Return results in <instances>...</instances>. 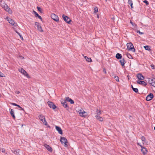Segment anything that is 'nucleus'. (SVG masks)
<instances>
[{"label":"nucleus","mask_w":155,"mask_h":155,"mask_svg":"<svg viewBox=\"0 0 155 155\" xmlns=\"http://www.w3.org/2000/svg\"><path fill=\"white\" fill-rule=\"evenodd\" d=\"M1 5L2 7L9 13L11 14L12 13V10L4 2H1Z\"/></svg>","instance_id":"f257e3e1"},{"label":"nucleus","mask_w":155,"mask_h":155,"mask_svg":"<svg viewBox=\"0 0 155 155\" xmlns=\"http://www.w3.org/2000/svg\"><path fill=\"white\" fill-rule=\"evenodd\" d=\"M127 49L128 51H131L134 52L135 51V49L132 43H128L127 44Z\"/></svg>","instance_id":"f03ea898"},{"label":"nucleus","mask_w":155,"mask_h":155,"mask_svg":"<svg viewBox=\"0 0 155 155\" xmlns=\"http://www.w3.org/2000/svg\"><path fill=\"white\" fill-rule=\"evenodd\" d=\"M60 141L62 144L64 143V146L66 147L68 146V141L67 139L64 137H61L60 139Z\"/></svg>","instance_id":"7ed1b4c3"},{"label":"nucleus","mask_w":155,"mask_h":155,"mask_svg":"<svg viewBox=\"0 0 155 155\" xmlns=\"http://www.w3.org/2000/svg\"><path fill=\"white\" fill-rule=\"evenodd\" d=\"M39 118L43 122V124L45 125L46 126L48 125L47 122L45 120V117L42 114L40 115L39 117Z\"/></svg>","instance_id":"20e7f679"},{"label":"nucleus","mask_w":155,"mask_h":155,"mask_svg":"<svg viewBox=\"0 0 155 155\" xmlns=\"http://www.w3.org/2000/svg\"><path fill=\"white\" fill-rule=\"evenodd\" d=\"M18 71H20L22 74L26 76L27 78H29L28 74L23 68H19L18 69Z\"/></svg>","instance_id":"39448f33"},{"label":"nucleus","mask_w":155,"mask_h":155,"mask_svg":"<svg viewBox=\"0 0 155 155\" xmlns=\"http://www.w3.org/2000/svg\"><path fill=\"white\" fill-rule=\"evenodd\" d=\"M6 19L9 23L12 25H14L15 26H16L17 25V24L15 23L14 20L12 19L9 18L8 17H7Z\"/></svg>","instance_id":"423d86ee"},{"label":"nucleus","mask_w":155,"mask_h":155,"mask_svg":"<svg viewBox=\"0 0 155 155\" xmlns=\"http://www.w3.org/2000/svg\"><path fill=\"white\" fill-rule=\"evenodd\" d=\"M148 83L155 87V78H149L148 81Z\"/></svg>","instance_id":"0eeeda50"},{"label":"nucleus","mask_w":155,"mask_h":155,"mask_svg":"<svg viewBox=\"0 0 155 155\" xmlns=\"http://www.w3.org/2000/svg\"><path fill=\"white\" fill-rule=\"evenodd\" d=\"M48 104L50 108H52L53 109H54L57 107L51 101H48Z\"/></svg>","instance_id":"6e6552de"},{"label":"nucleus","mask_w":155,"mask_h":155,"mask_svg":"<svg viewBox=\"0 0 155 155\" xmlns=\"http://www.w3.org/2000/svg\"><path fill=\"white\" fill-rule=\"evenodd\" d=\"M79 114L82 117H85L87 115L86 114V112H85L84 110H80L79 111Z\"/></svg>","instance_id":"1a4fd4ad"},{"label":"nucleus","mask_w":155,"mask_h":155,"mask_svg":"<svg viewBox=\"0 0 155 155\" xmlns=\"http://www.w3.org/2000/svg\"><path fill=\"white\" fill-rule=\"evenodd\" d=\"M51 18L56 21H59V18L57 15L54 14L53 13L51 15Z\"/></svg>","instance_id":"9d476101"},{"label":"nucleus","mask_w":155,"mask_h":155,"mask_svg":"<svg viewBox=\"0 0 155 155\" xmlns=\"http://www.w3.org/2000/svg\"><path fill=\"white\" fill-rule=\"evenodd\" d=\"M62 18L64 20L68 23H69L71 21V20L70 18L67 16H65L64 15H62Z\"/></svg>","instance_id":"9b49d317"},{"label":"nucleus","mask_w":155,"mask_h":155,"mask_svg":"<svg viewBox=\"0 0 155 155\" xmlns=\"http://www.w3.org/2000/svg\"><path fill=\"white\" fill-rule=\"evenodd\" d=\"M140 147L141 148V151L142 152L143 154V155L146 154L147 153V152H148L147 150V149L146 148L143 147L142 145H140Z\"/></svg>","instance_id":"f8f14e48"},{"label":"nucleus","mask_w":155,"mask_h":155,"mask_svg":"<svg viewBox=\"0 0 155 155\" xmlns=\"http://www.w3.org/2000/svg\"><path fill=\"white\" fill-rule=\"evenodd\" d=\"M153 97V94L150 93V94L148 95L146 97V100L147 101H150L151 100Z\"/></svg>","instance_id":"ddd939ff"},{"label":"nucleus","mask_w":155,"mask_h":155,"mask_svg":"<svg viewBox=\"0 0 155 155\" xmlns=\"http://www.w3.org/2000/svg\"><path fill=\"white\" fill-rule=\"evenodd\" d=\"M55 128L56 130H57V131L61 135H62L63 132L61 128L58 126H56Z\"/></svg>","instance_id":"4468645a"},{"label":"nucleus","mask_w":155,"mask_h":155,"mask_svg":"<svg viewBox=\"0 0 155 155\" xmlns=\"http://www.w3.org/2000/svg\"><path fill=\"white\" fill-rule=\"evenodd\" d=\"M44 146L49 151L52 152V149L51 147H50L49 145H47L46 144H45L44 145Z\"/></svg>","instance_id":"2eb2a0df"},{"label":"nucleus","mask_w":155,"mask_h":155,"mask_svg":"<svg viewBox=\"0 0 155 155\" xmlns=\"http://www.w3.org/2000/svg\"><path fill=\"white\" fill-rule=\"evenodd\" d=\"M137 77L140 80H143L144 79V77L141 74H138L137 75Z\"/></svg>","instance_id":"dca6fc26"},{"label":"nucleus","mask_w":155,"mask_h":155,"mask_svg":"<svg viewBox=\"0 0 155 155\" xmlns=\"http://www.w3.org/2000/svg\"><path fill=\"white\" fill-rule=\"evenodd\" d=\"M137 83L138 84H142L144 86H146L147 85V83L144 81H138Z\"/></svg>","instance_id":"f3484780"},{"label":"nucleus","mask_w":155,"mask_h":155,"mask_svg":"<svg viewBox=\"0 0 155 155\" xmlns=\"http://www.w3.org/2000/svg\"><path fill=\"white\" fill-rule=\"evenodd\" d=\"M61 104H62L63 106L65 108L68 107V106L65 101H61Z\"/></svg>","instance_id":"a211bd4d"},{"label":"nucleus","mask_w":155,"mask_h":155,"mask_svg":"<svg viewBox=\"0 0 155 155\" xmlns=\"http://www.w3.org/2000/svg\"><path fill=\"white\" fill-rule=\"evenodd\" d=\"M120 62L121 65L123 66H124L125 63H126L125 62V61L124 60V59L123 58L122 59H121L119 61Z\"/></svg>","instance_id":"6ab92c4d"},{"label":"nucleus","mask_w":155,"mask_h":155,"mask_svg":"<svg viewBox=\"0 0 155 155\" xmlns=\"http://www.w3.org/2000/svg\"><path fill=\"white\" fill-rule=\"evenodd\" d=\"M96 119L101 121H103V118L102 117H100L99 115H96L95 116Z\"/></svg>","instance_id":"aec40b11"},{"label":"nucleus","mask_w":155,"mask_h":155,"mask_svg":"<svg viewBox=\"0 0 155 155\" xmlns=\"http://www.w3.org/2000/svg\"><path fill=\"white\" fill-rule=\"evenodd\" d=\"M122 57L121 54L119 53H117L116 55V57L118 59H121Z\"/></svg>","instance_id":"412c9836"},{"label":"nucleus","mask_w":155,"mask_h":155,"mask_svg":"<svg viewBox=\"0 0 155 155\" xmlns=\"http://www.w3.org/2000/svg\"><path fill=\"white\" fill-rule=\"evenodd\" d=\"M20 150H19V149H18V150H12L11 151L13 153H14L15 154H18L19 153V151H20Z\"/></svg>","instance_id":"4be33fe9"},{"label":"nucleus","mask_w":155,"mask_h":155,"mask_svg":"<svg viewBox=\"0 0 155 155\" xmlns=\"http://www.w3.org/2000/svg\"><path fill=\"white\" fill-rule=\"evenodd\" d=\"M10 114L14 119H15V116L14 114V111L13 110L11 109L10 111Z\"/></svg>","instance_id":"5701e85b"},{"label":"nucleus","mask_w":155,"mask_h":155,"mask_svg":"<svg viewBox=\"0 0 155 155\" xmlns=\"http://www.w3.org/2000/svg\"><path fill=\"white\" fill-rule=\"evenodd\" d=\"M84 58L86 59L87 61L88 62H90L92 61L91 59L89 58H88L87 56H85L84 57Z\"/></svg>","instance_id":"b1692460"},{"label":"nucleus","mask_w":155,"mask_h":155,"mask_svg":"<svg viewBox=\"0 0 155 155\" xmlns=\"http://www.w3.org/2000/svg\"><path fill=\"white\" fill-rule=\"evenodd\" d=\"M38 30L39 31H40L42 32L43 31V30L42 29V27L41 26L39 25L38 27H37Z\"/></svg>","instance_id":"393cba45"},{"label":"nucleus","mask_w":155,"mask_h":155,"mask_svg":"<svg viewBox=\"0 0 155 155\" xmlns=\"http://www.w3.org/2000/svg\"><path fill=\"white\" fill-rule=\"evenodd\" d=\"M128 3L129 5H130L131 8H133V3L132 1L131 0H129Z\"/></svg>","instance_id":"a878e982"},{"label":"nucleus","mask_w":155,"mask_h":155,"mask_svg":"<svg viewBox=\"0 0 155 155\" xmlns=\"http://www.w3.org/2000/svg\"><path fill=\"white\" fill-rule=\"evenodd\" d=\"M144 48L145 49L147 50L150 51L151 50L150 48V46H144Z\"/></svg>","instance_id":"bb28decb"},{"label":"nucleus","mask_w":155,"mask_h":155,"mask_svg":"<svg viewBox=\"0 0 155 155\" xmlns=\"http://www.w3.org/2000/svg\"><path fill=\"white\" fill-rule=\"evenodd\" d=\"M101 114V111L100 110L98 109H97L96 110V114H97V115H99Z\"/></svg>","instance_id":"cd10ccee"},{"label":"nucleus","mask_w":155,"mask_h":155,"mask_svg":"<svg viewBox=\"0 0 155 155\" xmlns=\"http://www.w3.org/2000/svg\"><path fill=\"white\" fill-rule=\"evenodd\" d=\"M141 140L143 142V143L144 144L145 142L146 138L144 136H142L141 137Z\"/></svg>","instance_id":"c85d7f7f"},{"label":"nucleus","mask_w":155,"mask_h":155,"mask_svg":"<svg viewBox=\"0 0 155 155\" xmlns=\"http://www.w3.org/2000/svg\"><path fill=\"white\" fill-rule=\"evenodd\" d=\"M127 57L130 59H133V57L132 55L129 53H127Z\"/></svg>","instance_id":"c756f323"},{"label":"nucleus","mask_w":155,"mask_h":155,"mask_svg":"<svg viewBox=\"0 0 155 155\" xmlns=\"http://www.w3.org/2000/svg\"><path fill=\"white\" fill-rule=\"evenodd\" d=\"M130 22L133 27H134L135 28L137 27V25L136 24L134 23L133 22H132V21H130Z\"/></svg>","instance_id":"7c9ffc66"},{"label":"nucleus","mask_w":155,"mask_h":155,"mask_svg":"<svg viewBox=\"0 0 155 155\" xmlns=\"http://www.w3.org/2000/svg\"><path fill=\"white\" fill-rule=\"evenodd\" d=\"M114 78L117 82H119V78L118 76H114Z\"/></svg>","instance_id":"2f4dec72"},{"label":"nucleus","mask_w":155,"mask_h":155,"mask_svg":"<svg viewBox=\"0 0 155 155\" xmlns=\"http://www.w3.org/2000/svg\"><path fill=\"white\" fill-rule=\"evenodd\" d=\"M133 90L136 93H137L138 92V90L137 88H133Z\"/></svg>","instance_id":"473e14b6"},{"label":"nucleus","mask_w":155,"mask_h":155,"mask_svg":"<svg viewBox=\"0 0 155 155\" xmlns=\"http://www.w3.org/2000/svg\"><path fill=\"white\" fill-rule=\"evenodd\" d=\"M15 32H16L18 34V35H19L20 37V38L21 39L23 40V38L22 36L21 35V34L20 33H19L17 31H15Z\"/></svg>","instance_id":"72a5a7b5"},{"label":"nucleus","mask_w":155,"mask_h":155,"mask_svg":"<svg viewBox=\"0 0 155 155\" xmlns=\"http://www.w3.org/2000/svg\"><path fill=\"white\" fill-rule=\"evenodd\" d=\"M33 12L35 14V17H37L39 15L35 11H33Z\"/></svg>","instance_id":"f704fd0d"},{"label":"nucleus","mask_w":155,"mask_h":155,"mask_svg":"<svg viewBox=\"0 0 155 155\" xmlns=\"http://www.w3.org/2000/svg\"><path fill=\"white\" fill-rule=\"evenodd\" d=\"M37 8L38 10V11H39L40 12H42V11L41 10V8L40 7H38V6L37 7Z\"/></svg>","instance_id":"c9c22d12"},{"label":"nucleus","mask_w":155,"mask_h":155,"mask_svg":"<svg viewBox=\"0 0 155 155\" xmlns=\"http://www.w3.org/2000/svg\"><path fill=\"white\" fill-rule=\"evenodd\" d=\"M71 98H70L69 97H67L66 98V101H70V100H71Z\"/></svg>","instance_id":"e433bc0d"},{"label":"nucleus","mask_w":155,"mask_h":155,"mask_svg":"<svg viewBox=\"0 0 155 155\" xmlns=\"http://www.w3.org/2000/svg\"><path fill=\"white\" fill-rule=\"evenodd\" d=\"M98 12V9L97 7L94 8V12L96 13Z\"/></svg>","instance_id":"4c0bfd02"},{"label":"nucleus","mask_w":155,"mask_h":155,"mask_svg":"<svg viewBox=\"0 0 155 155\" xmlns=\"http://www.w3.org/2000/svg\"><path fill=\"white\" fill-rule=\"evenodd\" d=\"M10 104L12 105L15 106H16L17 107L18 106V105L16 104H15V103H10Z\"/></svg>","instance_id":"58836bf2"},{"label":"nucleus","mask_w":155,"mask_h":155,"mask_svg":"<svg viewBox=\"0 0 155 155\" xmlns=\"http://www.w3.org/2000/svg\"><path fill=\"white\" fill-rule=\"evenodd\" d=\"M68 102H70L71 104H73L74 103V101L71 99V100H70V101Z\"/></svg>","instance_id":"ea45409f"},{"label":"nucleus","mask_w":155,"mask_h":155,"mask_svg":"<svg viewBox=\"0 0 155 155\" xmlns=\"http://www.w3.org/2000/svg\"><path fill=\"white\" fill-rule=\"evenodd\" d=\"M35 25L37 26V27H38V26L40 25V24L38 22H36L35 23Z\"/></svg>","instance_id":"a19ab883"},{"label":"nucleus","mask_w":155,"mask_h":155,"mask_svg":"<svg viewBox=\"0 0 155 155\" xmlns=\"http://www.w3.org/2000/svg\"><path fill=\"white\" fill-rule=\"evenodd\" d=\"M1 151L2 152L4 153L5 152V149L2 148L0 149Z\"/></svg>","instance_id":"79ce46f5"},{"label":"nucleus","mask_w":155,"mask_h":155,"mask_svg":"<svg viewBox=\"0 0 155 155\" xmlns=\"http://www.w3.org/2000/svg\"><path fill=\"white\" fill-rule=\"evenodd\" d=\"M151 67L153 69H155V66L153 64H151Z\"/></svg>","instance_id":"37998d69"},{"label":"nucleus","mask_w":155,"mask_h":155,"mask_svg":"<svg viewBox=\"0 0 155 155\" xmlns=\"http://www.w3.org/2000/svg\"><path fill=\"white\" fill-rule=\"evenodd\" d=\"M137 32L138 33H139V34H140V35H142V34H143V32H141L139 30H138L137 31Z\"/></svg>","instance_id":"c03bdc74"},{"label":"nucleus","mask_w":155,"mask_h":155,"mask_svg":"<svg viewBox=\"0 0 155 155\" xmlns=\"http://www.w3.org/2000/svg\"><path fill=\"white\" fill-rule=\"evenodd\" d=\"M143 2L144 3H146L147 5H148L149 4V3L147 0H144Z\"/></svg>","instance_id":"a18cd8bd"},{"label":"nucleus","mask_w":155,"mask_h":155,"mask_svg":"<svg viewBox=\"0 0 155 155\" xmlns=\"http://www.w3.org/2000/svg\"><path fill=\"white\" fill-rule=\"evenodd\" d=\"M18 107L20 108V110H23L24 111V110L21 107H20L19 105H18Z\"/></svg>","instance_id":"49530a36"},{"label":"nucleus","mask_w":155,"mask_h":155,"mask_svg":"<svg viewBox=\"0 0 155 155\" xmlns=\"http://www.w3.org/2000/svg\"><path fill=\"white\" fill-rule=\"evenodd\" d=\"M39 19H40L41 20H42V18H41V17L39 15L38 17H37Z\"/></svg>","instance_id":"de8ad7c7"},{"label":"nucleus","mask_w":155,"mask_h":155,"mask_svg":"<svg viewBox=\"0 0 155 155\" xmlns=\"http://www.w3.org/2000/svg\"><path fill=\"white\" fill-rule=\"evenodd\" d=\"M3 74L1 72H0V76L1 77H3Z\"/></svg>","instance_id":"09e8293b"},{"label":"nucleus","mask_w":155,"mask_h":155,"mask_svg":"<svg viewBox=\"0 0 155 155\" xmlns=\"http://www.w3.org/2000/svg\"><path fill=\"white\" fill-rule=\"evenodd\" d=\"M103 71L104 73L105 74H106L107 73L106 69L105 68L103 69Z\"/></svg>","instance_id":"8fccbe9b"},{"label":"nucleus","mask_w":155,"mask_h":155,"mask_svg":"<svg viewBox=\"0 0 155 155\" xmlns=\"http://www.w3.org/2000/svg\"><path fill=\"white\" fill-rule=\"evenodd\" d=\"M20 93V92L19 91H16L15 92V93L17 94H19Z\"/></svg>","instance_id":"3c124183"},{"label":"nucleus","mask_w":155,"mask_h":155,"mask_svg":"<svg viewBox=\"0 0 155 155\" xmlns=\"http://www.w3.org/2000/svg\"><path fill=\"white\" fill-rule=\"evenodd\" d=\"M137 144L140 146V145H141L140 144V143H137Z\"/></svg>","instance_id":"603ef678"},{"label":"nucleus","mask_w":155,"mask_h":155,"mask_svg":"<svg viewBox=\"0 0 155 155\" xmlns=\"http://www.w3.org/2000/svg\"><path fill=\"white\" fill-rule=\"evenodd\" d=\"M131 87L132 89H133V88H134V87H133L132 85H131Z\"/></svg>","instance_id":"864d4df0"},{"label":"nucleus","mask_w":155,"mask_h":155,"mask_svg":"<svg viewBox=\"0 0 155 155\" xmlns=\"http://www.w3.org/2000/svg\"><path fill=\"white\" fill-rule=\"evenodd\" d=\"M97 18H99V15H97Z\"/></svg>","instance_id":"5fc2aeb1"},{"label":"nucleus","mask_w":155,"mask_h":155,"mask_svg":"<svg viewBox=\"0 0 155 155\" xmlns=\"http://www.w3.org/2000/svg\"><path fill=\"white\" fill-rule=\"evenodd\" d=\"M21 58L22 59H24V57H21Z\"/></svg>","instance_id":"6e6d98bb"},{"label":"nucleus","mask_w":155,"mask_h":155,"mask_svg":"<svg viewBox=\"0 0 155 155\" xmlns=\"http://www.w3.org/2000/svg\"><path fill=\"white\" fill-rule=\"evenodd\" d=\"M154 130H155V127H154Z\"/></svg>","instance_id":"4d7b16f0"},{"label":"nucleus","mask_w":155,"mask_h":155,"mask_svg":"<svg viewBox=\"0 0 155 155\" xmlns=\"http://www.w3.org/2000/svg\"><path fill=\"white\" fill-rule=\"evenodd\" d=\"M106 1H107V0H105Z\"/></svg>","instance_id":"13d9d810"}]
</instances>
